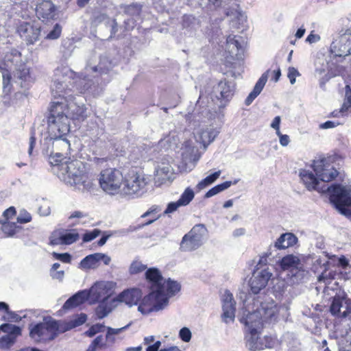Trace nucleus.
Listing matches in <instances>:
<instances>
[{"label":"nucleus","mask_w":351,"mask_h":351,"mask_svg":"<svg viewBox=\"0 0 351 351\" xmlns=\"http://www.w3.org/2000/svg\"><path fill=\"white\" fill-rule=\"evenodd\" d=\"M52 141L53 149L50 153L49 162L54 167H58L63 163L62 161L65 155H68L70 149L69 141L63 137L56 138H49Z\"/></svg>","instance_id":"nucleus-16"},{"label":"nucleus","mask_w":351,"mask_h":351,"mask_svg":"<svg viewBox=\"0 0 351 351\" xmlns=\"http://www.w3.org/2000/svg\"><path fill=\"white\" fill-rule=\"evenodd\" d=\"M330 202L343 215L351 219V188L346 186H336L331 194Z\"/></svg>","instance_id":"nucleus-9"},{"label":"nucleus","mask_w":351,"mask_h":351,"mask_svg":"<svg viewBox=\"0 0 351 351\" xmlns=\"http://www.w3.org/2000/svg\"><path fill=\"white\" fill-rule=\"evenodd\" d=\"M312 166L315 175L319 181L323 182L332 181L338 175L337 171L330 164L329 160L325 158L314 160Z\"/></svg>","instance_id":"nucleus-14"},{"label":"nucleus","mask_w":351,"mask_h":351,"mask_svg":"<svg viewBox=\"0 0 351 351\" xmlns=\"http://www.w3.org/2000/svg\"><path fill=\"white\" fill-rule=\"evenodd\" d=\"M105 347H106V343L104 341L102 335H99L92 341L86 351H97V348H103Z\"/></svg>","instance_id":"nucleus-43"},{"label":"nucleus","mask_w":351,"mask_h":351,"mask_svg":"<svg viewBox=\"0 0 351 351\" xmlns=\"http://www.w3.org/2000/svg\"><path fill=\"white\" fill-rule=\"evenodd\" d=\"M99 180L101 188L106 193L110 195L121 193L123 176L119 170L117 169H104L101 172Z\"/></svg>","instance_id":"nucleus-10"},{"label":"nucleus","mask_w":351,"mask_h":351,"mask_svg":"<svg viewBox=\"0 0 351 351\" xmlns=\"http://www.w3.org/2000/svg\"><path fill=\"white\" fill-rule=\"evenodd\" d=\"M280 265L283 269H291L293 271L294 269H298L301 263L298 257L293 255H288L282 258Z\"/></svg>","instance_id":"nucleus-34"},{"label":"nucleus","mask_w":351,"mask_h":351,"mask_svg":"<svg viewBox=\"0 0 351 351\" xmlns=\"http://www.w3.org/2000/svg\"><path fill=\"white\" fill-rule=\"evenodd\" d=\"M300 75L298 71L294 68V67H289L288 69V74L287 77H289L290 80V83L291 84H295V78L297 76Z\"/></svg>","instance_id":"nucleus-57"},{"label":"nucleus","mask_w":351,"mask_h":351,"mask_svg":"<svg viewBox=\"0 0 351 351\" xmlns=\"http://www.w3.org/2000/svg\"><path fill=\"white\" fill-rule=\"evenodd\" d=\"M52 256L54 258L59 260L64 263H69L71 261V256L69 253H57L53 252Z\"/></svg>","instance_id":"nucleus-52"},{"label":"nucleus","mask_w":351,"mask_h":351,"mask_svg":"<svg viewBox=\"0 0 351 351\" xmlns=\"http://www.w3.org/2000/svg\"><path fill=\"white\" fill-rule=\"evenodd\" d=\"M87 316L84 313H81L75 319L69 322H60V332H64L77 326L82 325L86 322Z\"/></svg>","instance_id":"nucleus-33"},{"label":"nucleus","mask_w":351,"mask_h":351,"mask_svg":"<svg viewBox=\"0 0 351 351\" xmlns=\"http://www.w3.org/2000/svg\"><path fill=\"white\" fill-rule=\"evenodd\" d=\"M351 109V88L349 85L345 86V99L342 106L339 110H334L331 115L332 117L343 116L344 114Z\"/></svg>","instance_id":"nucleus-32"},{"label":"nucleus","mask_w":351,"mask_h":351,"mask_svg":"<svg viewBox=\"0 0 351 351\" xmlns=\"http://www.w3.org/2000/svg\"><path fill=\"white\" fill-rule=\"evenodd\" d=\"M278 308L273 301L262 302L255 311L248 313L245 317H241L240 322L244 324H256L258 322L263 327L265 324L274 323L278 319Z\"/></svg>","instance_id":"nucleus-5"},{"label":"nucleus","mask_w":351,"mask_h":351,"mask_svg":"<svg viewBox=\"0 0 351 351\" xmlns=\"http://www.w3.org/2000/svg\"><path fill=\"white\" fill-rule=\"evenodd\" d=\"M17 32L27 45H32L39 38L40 27L33 22H23L19 25Z\"/></svg>","instance_id":"nucleus-20"},{"label":"nucleus","mask_w":351,"mask_h":351,"mask_svg":"<svg viewBox=\"0 0 351 351\" xmlns=\"http://www.w3.org/2000/svg\"><path fill=\"white\" fill-rule=\"evenodd\" d=\"M246 328V346L252 351L261 350L267 348H271L273 346L272 339L265 336L263 339L258 337V334L263 328L260 322H256V324H245Z\"/></svg>","instance_id":"nucleus-11"},{"label":"nucleus","mask_w":351,"mask_h":351,"mask_svg":"<svg viewBox=\"0 0 351 351\" xmlns=\"http://www.w3.org/2000/svg\"><path fill=\"white\" fill-rule=\"evenodd\" d=\"M331 314L339 317H346L351 314V301L344 293L337 294L330 307Z\"/></svg>","instance_id":"nucleus-18"},{"label":"nucleus","mask_w":351,"mask_h":351,"mask_svg":"<svg viewBox=\"0 0 351 351\" xmlns=\"http://www.w3.org/2000/svg\"><path fill=\"white\" fill-rule=\"evenodd\" d=\"M232 184V182L230 181H226L223 183L219 184L216 185L215 186L213 187L210 190H208L206 193L205 194L206 198L211 197L219 193L228 189Z\"/></svg>","instance_id":"nucleus-41"},{"label":"nucleus","mask_w":351,"mask_h":351,"mask_svg":"<svg viewBox=\"0 0 351 351\" xmlns=\"http://www.w3.org/2000/svg\"><path fill=\"white\" fill-rule=\"evenodd\" d=\"M106 27H110V35L108 40L113 38L118 32V24L115 19H111L110 23H107Z\"/></svg>","instance_id":"nucleus-55"},{"label":"nucleus","mask_w":351,"mask_h":351,"mask_svg":"<svg viewBox=\"0 0 351 351\" xmlns=\"http://www.w3.org/2000/svg\"><path fill=\"white\" fill-rule=\"evenodd\" d=\"M216 134L212 129L203 130L199 133V140L205 146L213 142Z\"/></svg>","instance_id":"nucleus-38"},{"label":"nucleus","mask_w":351,"mask_h":351,"mask_svg":"<svg viewBox=\"0 0 351 351\" xmlns=\"http://www.w3.org/2000/svg\"><path fill=\"white\" fill-rule=\"evenodd\" d=\"M180 206H182L181 204H180L178 200L177 202H172L168 204L166 210H165V214H169L171 213L174 211H176Z\"/></svg>","instance_id":"nucleus-58"},{"label":"nucleus","mask_w":351,"mask_h":351,"mask_svg":"<svg viewBox=\"0 0 351 351\" xmlns=\"http://www.w3.org/2000/svg\"><path fill=\"white\" fill-rule=\"evenodd\" d=\"M1 331L6 333L0 338V348L10 349L16 342L18 337L21 335V328L11 324H3L0 326Z\"/></svg>","instance_id":"nucleus-19"},{"label":"nucleus","mask_w":351,"mask_h":351,"mask_svg":"<svg viewBox=\"0 0 351 351\" xmlns=\"http://www.w3.org/2000/svg\"><path fill=\"white\" fill-rule=\"evenodd\" d=\"M16 214V209L14 206H10L3 213V216L5 217V221L12 217Z\"/></svg>","instance_id":"nucleus-61"},{"label":"nucleus","mask_w":351,"mask_h":351,"mask_svg":"<svg viewBox=\"0 0 351 351\" xmlns=\"http://www.w3.org/2000/svg\"><path fill=\"white\" fill-rule=\"evenodd\" d=\"M97 60V56H93L88 60L86 66V72L99 73V74L106 73L112 68V63L107 55L99 56V61L97 64L93 62Z\"/></svg>","instance_id":"nucleus-25"},{"label":"nucleus","mask_w":351,"mask_h":351,"mask_svg":"<svg viewBox=\"0 0 351 351\" xmlns=\"http://www.w3.org/2000/svg\"><path fill=\"white\" fill-rule=\"evenodd\" d=\"M105 328V326L101 324H96L90 327V328L85 332V335L89 337H92L96 334L102 332Z\"/></svg>","instance_id":"nucleus-48"},{"label":"nucleus","mask_w":351,"mask_h":351,"mask_svg":"<svg viewBox=\"0 0 351 351\" xmlns=\"http://www.w3.org/2000/svg\"><path fill=\"white\" fill-rule=\"evenodd\" d=\"M145 278L150 283V290L163 292L170 295H174L180 290V285L170 278L165 279L158 269L149 268L145 272Z\"/></svg>","instance_id":"nucleus-6"},{"label":"nucleus","mask_w":351,"mask_h":351,"mask_svg":"<svg viewBox=\"0 0 351 351\" xmlns=\"http://www.w3.org/2000/svg\"><path fill=\"white\" fill-rule=\"evenodd\" d=\"M110 288L109 284L106 282H96L90 289L88 294L95 301L104 300L108 298V290Z\"/></svg>","instance_id":"nucleus-28"},{"label":"nucleus","mask_w":351,"mask_h":351,"mask_svg":"<svg viewBox=\"0 0 351 351\" xmlns=\"http://www.w3.org/2000/svg\"><path fill=\"white\" fill-rule=\"evenodd\" d=\"M195 193L190 188H186L183 193L181 195L178 202L182 206L188 205L194 198Z\"/></svg>","instance_id":"nucleus-42"},{"label":"nucleus","mask_w":351,"mask_h":351,"mask_svg":"<svg viewBox=\"0 0 351 351\" xmlns=\"http://www.w3.org/2000/svg\"><path fill=\"white\" fill-rule=\"evenodd\" d=\"M160 211V209L158 206H152L151 207L147 212L141 215V217L145 218L148 216H152L153 218L154 216H156V214Z\"/></svg>","instance_id":"nucleus-60"},{"label":"nucleus","mask_w":351,"mask_h":351,"mask_svg":"<svg viewBox=\"0 0 351 351\" xmlns=\"http://www.w3.org/2000/svg\"><path fill=\"white\" fill-rule=\"evenodd\" d=\"M271 274L267 269L256 271L251 277L249 285L252 293L257 294L264 289L269 280Z\"/></svg>","instance_id":"nucleus-23"},{"label":"nucleus","mask_w":351,"mask_h":351,"mask_svg":"<svg viewBox=\"0 0 351 351\" xmlns=\"http://www.w3.org/2000/svg\"><path fill=\"white\" fill-rule=\"evenodd\" d=\"M172 171L173 169L170 165L162 163L161 165L158 167L156 171V176L163 180H169L172 175Z\"/></svg>","instance_id":"nucleus-39"},{"label":"nucleus","mask_w":351,"mask_h":351,"mask_svg":"<svg viewBox=\"0 0 351 351\" xmlns=\"http://www.w3.org/2000/svg\"><path fill=\"white\" fill-rule=\"evenodd\" d=\"M88 298L86 291H81L69 298L64 304V309H70L84 303Z\"/></svg>","instance_id":"nucleus-31"},{"label":"nucleus","mask_w":351,"mask_h":351,"mask_svg":"<svg viewBox=\"0 0 351 351\" xmlns=\"http://www.w3.org/2000/svg\"><path fill=\"white\" fill-rule=\"evenodd\" d=\"M330 51L335 56L346 57L351 55V32L346 31L339 34L330 45Z\"/></svg>","instance_id":"nucleus-17"},{"label":"nucleus","mask_w":351,"mask_h":351,"mask_svg":"<svg viewBox=\"0 0 351 351\" xmlns=\"http://www.w3.org/2000/svg\"><path fill=\"white\" fill-rule=\"evenodd\" d=\"M64 245H70L75 243L79 238V234L74 232H61Z\"/></svg>","instance_id":"nucleus-44"},{"label":"nucleus","mask_w":351,"mask_h":351,"mask_svg":"<svg viewBox=\"0 0 351 351\" xmlns=\"http://www.w3.org/2000/svg\"><path fill=\"white\" fill-rule=\"evenodd\" d=\"M172 295L163 292L152 291L144 297L142 296L138 304V311L143 315L153 312H158L169 305V298Z\"/></svg>","instance_id":"nucleus-7"},{"label":"nucleus","mask_w":351,"mask_h":351,"mask_svg":"<svg viewBox=\"0 0 351 351\" xmlns=\"http://www.w3.org/2000/svg\"><path fill=\"white\" fill-rule=\"evenodd\" d=\"M269 70L265 72L261 77L258 79L257 82L256 83L254 89L249 94L247 97L246 98L245 101V104L247 106L250 105L253 101L256 99V97L261 93L262 90L263 89L267 79H268V73Z\"/></svg>","instance_id":"nucleus-29"},{"label":"nucleus","mask_w":351,"mask_h":351,"mask_svg":"<svg viewBox=\"0 0 351 351\" xmlns=\"http://www.w3.org/2000/svg\"><path fill=\"white\" fill-rule=\"evenodd\" d=\"M36 13L38 18L43 21L53 19L56 16V7L51 1H43L37 5Z\"/></svg>","instance_id":"nucleus-26"},{"label":"nucleus","mask_w":351,"mask_h":351,"mask_svg":"<svg viewBox=\"0 0 351 351\" xmlns=\"http://www.w3.org/2000/svg\"><path fill=\"white\" fill-rule=\"evenodd\" d=\"M62 32V27L58 23H56L53 29L47 34L45 38L47 40H56L58 39Z\"/></svg>","instance_id":"nucleus-46"},{"label":"nucleus","mask_w":351,"mask_h":351,"mask_svg":"<svg viewBox=\"0 0 351 351\" xmlns=\"http://www.w3.org/2000/svg\"><path fill=\"white\" fill-rule=\"evenodd\" d=\"M65 106L53 101L49 114L47 117V138H56L65 136L70 131L69 115L64 111Z\"/></svg>","instance_id":"nucleus-3"},{"label":"nucleus","mask_w":351,"mask_h":351,"mask_svg":"<svg viewBox=\"0 0 351 351\" xmlns=\"http://www.w3.org/2000/svg\"><path fill=\"white\" fill-rule=\"evenodd\" d=\"M143 293L137 288L128 289L119 293L114 299V302L125 303L129 307L138 305L142 298Z\"/></svg>","instance_id":"nucleus-24"},{"label":"nucleus","mask_w":351,"mask_h":351,"mask_svg":"<svg viewBox=\"0 0 351 351\" xmlns=\"http://www.w3.org/2000/svg\"><path fill=\"white\" fill-rule=\"evenodd\" d=\"M97 256H99V261H103L104 265H108L110 264L111 261V258L109 256L103 253H98Z\"/></svg>","instance_id":"nucleus-63"},{"label":"nucleus","mask_w":351,"mask_h":351,"mask_svg":"<svg viewBox=\"0 0 351 351\" xmlns=\"http://www.w3.org/2000/svg\"><path fill=\"white\" fill-rule=\"evenodd\" d=\"M101 234V230L99 229H94L90 232H87L83 235V241L89 242L97 237Z\"/></svg>","instance_id":"nucleus-49"},{"label":"nucleus","mask_w":351,"mask_h":351,"mask_svg":"<svg viewBox=\"0 0 351 351\" xmlns=\"http://www.w3.org/2000/svg\"><path fill=\"white\" fill-rule=\"evenodd\" d=\"M298 241V238L293 233H285L276 240L274 245V249H286L293 246Z\"/></svg>","instance_id":"nucleus-30"},{"label":"nucleus","mask_w":351,"mask_h":351,"mask_svg":"<svg viewBox=\"0 0 351 351\" xmlns=\"http://www.w3.org/2000/svg\"><path fill=\"white\" fill-rule=\"evenodd\" d=\"M214 92L218 99L229 101L234 93V84L226 80L220 81L215 87Z\"/></svg>","instance_id":"nucleus-27"},{"label":"nucleus","mask_w":351,"mask_h":351,"mask_svg":"<svg viewBox=\"0 0 351 351\" xmlns=\"http://www.w3.org/2000/svg\"><path fill=\"white\" fill-rule=\"evenodd\" d=\"M244 39L241 36L229 35L226 38V50L233 59H242L244 53Z\"/></svg>","instance_id":"nucleus-22"},{"label":"nucleus","mask_w":351,"mask_h":351,"mask_svg":"<svg viewBox=\"0 0 351 351\" xmlns=\"http://www.w3.org/2000/svg\"><path fill=\"white\" fill-rule=\"evenodd\" d=\"M207 232L206 228L203 224H197L183 237L180 243V250L190 252L199 247L204 242Z\"/></svg>","instance_id":"nucleus-13"},{"label":"nucleus","mask_w":351,"mask_h":351,"mask_svg":"<svg viewBox=\"0 0 351 351\" xmlns=\"http://www.w3.org/2000/svg\"><path fill=\"white\" fill-rule=\"evenodd\" d=\"M6 314L7 317H3V319L6 321L19 322L22 319V317L19 316L14 312L10 311L9 309L7 311Z\"/></svg>","instance_id":"nucleus-56"},{"label":"nucleus","mask_w":351,"mask_h":351,"mask_svg":"<svg viewBox=\"0 0 351 351\" xmlns=\"http://www.w3.org/2000/svg\"><path fill=\"white\" fill-rule=\"evenodd\" d=\"M32 220L31 215L25 210L20 211L19 215L17 217V222L20 223H26Z\"/></svg>","instance_id":"nucleus-50"},{"label":"nucleus","mask_w":351,"mask_h":351,"mask_svg":"<svg viewBox=\"0 0 351 351\" xmlns=\"http://www.w3.org/2000/svg\"><path fill=\"white\" fill-rule=\"evenodd\" d=\"M147 181L144 175L134 171H130L123 178L121 194L123 195L141 196L146 192Z\"/></svg>","instance_id":"nucleus-12"},{"label":"nucleus","mask_w":351,"mask_h":351,"mask_svg":"<svg viewBox=\"0 0 351 351\" xmlns=\"http://www.w3.org/2000/svg\"><path fill=\"white\" fill-rule=\"evenodd\" d=\"M50 275L53 279L62 280L64 276V271L63 270L60 271H50Z\"/></svg>","instance_id":"nucleus-62"},{"label":"nucleus","mask_w":351,"mask_h":351,"mask_svg":"<svg viewBox=\"0 0 351 351\" xmlns=\"http://www.w3.org/2000/svg\"><path fill=\"white\" fill-rule=\"evenodd\" d=\"M3 90L8 94L12 89V83H14L21 88H27L31 82L29 69L24 64L16 66L13 72V76L9 71L4 70L2 72Z\"/></svg>","instance_id":"nucleus-8"},{"label":"nucleus","mask_w":351,"mask_h":351,"mask_svg":"<svg viewBox=\"0 0 351 351\" xmlns=\"http://www.w3.org/2000/svg\"><path fill=\"white\" fill-rule=\"evenodd\" d=\"M15 223L6 222L5 223H3L2 231L9 236H12L15 234Z\"/></svg>","instance_id":"nucleus-51"},{"label":"nucleus","mask_w":351,"mask_h":351,"mask_svg":"<svg viewBox=\"0 0 351 351\" xmlns=\"http://www.w3.org/2000/svg\"><path fill=\"white\" fill-rule=\"evenodd\" d=\"M98 253L92 254L84 258L80 263L81 268L84 269H96L99 265Z\"/></svg>","instance_id":"nucleus-35"},{"label":"nucleus","mask_w":351,"mask_h":351,"mask_svg":"<svg viewBox=\"0 0 351 351\" xmlns=\"http://www.w3.org/2000/svg\"><path fill=\"white\" fill-rule=\"evenodd\" d=\"M111 311L110 307H108L106 304L102 303L100 304L95 310V313L97 317L99 319H103L106 317Z\"/></svg>","instance_id":"nucleus-47"},{"label":"nucleus","mask_w":351,"mask_h":351,"mask_svg":"<svg viewBox=\"0 0 351 351\" xmlns=\"http://www.w3.org/2000/svg\"><path fill=\"white\" fill-rule=\"evenodd\" d=\"M50 244L52 245H64L60 232H54L50 237Z\"/></svg>","instance_id":"nucleus-53"},{"label":"nucleus","mask_w":351,"mask_h":351,"mask_svg":"<svg viewBox=\"0 0 351 351\" xmlns=\"http://www.w3.org/2000/svg\"><path fill=\"white\" fill-rule=\"evenodd\" d=\"M110 22V18L106 14L99 11L93 12L90 18V23L93 26H98L102 23H104L106 25Z\"/></svg>","instance_id":"nucleus-37"},{"label":"nucleus","mask_w":351,"mask_h":351,"mask_svg":"<svg viewBox=\"0 0 351 351\" xmlns=\"http://www.w3.org/2000/svg\"><path fill=\"white\" fill-rule=\"evenodd\" d=\"M146 269L147 265H143L141 261H134L130 266L129 272L130 274H136Z\"/></svg>","instance_id":"nucleus-45"},{"label":"nucleus","mask_w":351,"mask_h":351,"mask_svg":"<svg viewBox=\"0 0 351 351\" xmlns=\"http://www.w3.org/2000/svg\"><path fill=\"white\" fill-rule=\"evenodd\" d=\"M60 329V322L47 317L42 322L29 324V337L36 343L50 341L62 332Z\"/></svg>","instance_id":"nucleus-4"},{"label":"nucleus","mask_w":351,"mask_h":351,"mask_svg":"<svg viewBox=\"0 0 351 351\" xmlns=\"http://www.w3.org/2000/svg\"><path fill=\"white\" fill-rule=\"evenodd\" d=\"M75 76L73 71L67 67L56 69L54 71L51 88L60 99V101H56V103L65 106L64 111L69 115V119H84L86 117L84 106L72 100L68 101V98L72 96L69 94L70 92L74 93L76 90L82 93L89 88L86 84L82 86L84 80Z\"/></svg>","instance_id":"nucleus-1"},{"label":"nucleus","mask_w":351,"mask_h":351,"mask_svg":"<svg viewBox=\"0 0 351 351\" xmlns=\"http://www.w3.org/2000/svg\"><path fill=\"white\" fill-rule=\"evenodd\" d=\"M179 337L183 341L189 342L191 339V332L188 328L184 327L180 330Z\"/></svg>","instance_id":"nucleus-54"},{"label":"nucleus","mask_w":351,"mask_h":351,"mask_svg":"<svg viewBox=\"0 0 351 351\" xmlns=\"http://www.w3.org/2000/svg\"><path fill=\"white\" fill-rule=\"evenodd\" d=\"M182 27L188 32H192L199 27V21L192 15L185 14L182 16Z\"/></svg>","instance_id":"nucleus-36"},{"label":"nucleus","mask_w":351,"mask_h":351,"mask_svg":"<svg viewBox=\"0 0 351 351\" xmlns=\"http://www.w3.org/2000/svg\"><path fill=\"white\" fill-rule=\"evenodd\" d=\"M337 125H339V123L331 121H327L325 123H322L319 125V127L322 129H329V128H335Z\"/></svg>","instance_id":"nucleus-64"},{"label":"nucleus","mask_w":351,"mask_h":351,"mask_svg":"<svg viewBox=\"0 0 351 351\" xmlns=\"http://www.w3.org/2000/svg\"><path fill=\"white\" fill-rule=\"evenodd\" d=\"M221 318L226 324L233 322L235 319L236 302L232 294L226 290L222 297Z\"/></svg>","instance_id":"nucleus-21"},{"label":"nucleus","mask_w":351,"mask_h":351,"mask_svg":"<svg viewBox=\"0 0 351 351\" xmlns=\"http://www.w3.org/2000/svg\"><path fill=\"white\" fill-rule=\"evenodd\" d=\"M300 177L308 190H315L321 193L328 192L330 194V199H331L333 188L336 186H342L339 184H332L330 186L325 184L320 186V182L317 176H315L312 171L306 169L300 171Z\"/></svg>","instance_id":"nucleus-15"},{"label":"nucleus","mask_w":351,"mask_h":351,"mask_svg":"<svg viewBox=\"0 0 351 351\" xmlns=\"http://www.w3.org/2000/svg\"><path fill=\"white\" fill-rule=\"evenodd\" d=\"M221 171L220 170L208 176L206 178L200 181L196 186L199 191H201L213 184L221 175Z\"/></svg>","instance_id":"nucleus-40"},{"label":"nucleus","mask_w":351,"mask_h":351,"mask_svg":"<svg viewBox=\"0 0 351 351\" xmlns=\"http://www.w3.org/2000/svg\"><path fill=\"white\" fill-rule=\"evenodd\" d=\"M130 324H128V325H126L123 327H121L120 328H112L111 327L108 326V327H106L107 332L110 333V335H118L121 332L126 330L130 326Z\"/></svg>","instance_id":"nucleus-59"},{"label":"nucleus","mask_w":351,"mask_h":351,"mask_svg":"<svg viewBox=\"0 0 351 351\" xmlns=\"http://www.w3.org/2000/svg\"><path fill=\"white\" fill-rule=\"evenodd\" d=\"M57 168L58 176L66 184L73 186L79 190H86L91 187L92 183L82 162L65 161Z\"/></svg>","instance_id":"nucleus-2"}]
</instances>
